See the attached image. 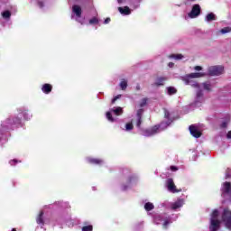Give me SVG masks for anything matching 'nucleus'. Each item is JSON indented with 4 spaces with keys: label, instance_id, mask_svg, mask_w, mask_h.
<instances>
[{
    "label": "nucleus",
    "instance_id": "nucleus-8",
    "mask_svg": "<svg viewBox=\"0 0 231 231\" xmlns=\"http://www.w3.org/2000/svg\"><path fill=\"white\" fill-rule=\"evenodd\" d=\"M138 177L136 175H131L126 178L125 183L121 186V190H129L134 185H136Z\"/></svg>",
    "mask_w": 231,
    "mask_h": 231
},
{
    "label": "nucleus",
    "instance_id": "nucleus-42",
    "mask_svg": "<svg viewBox=\"0 0 231 231\" xmlns=\"http://www.w3.org/2000/svg\"><path fill=\"white\" fill-rule=\"evenodd\" d=\"M32 1H36L38 3L39 8H42L44 6V5H42V2H41L39 0H32Z\"/></svg>",
    "mask_w": 231,
    "mask_h": 231
},
{
    "label": "nucleus",
    "instance_id": "nucleus-13",
    "mask_svg": "<svg viewBox=\"0 0 231 231\" xmlns=\"http://www.w3.org/2000/svg\"><path fill=\"white\" fill-rule=\"evenodd\" d=\"M165 187L167 190L172 194H176V192H181V189H176V185L174 184V180L172 179L166 180Z\"/></svg>",
    "mask_w": 231,
    "mask_h": 231
},
{
    "label": "nucleus",
    "instance_id": "nucleus-31",
    "mask_svg": "<svg viewBox=\"0 0 231 231\" xmlns=\"http://www.w3.org/2000/svg\"><path fill=\"white\" fill-rule=\"evenodd\" d=\"M119 86L123 91H125L127 89V80L122 79Z\"/></svg>",
    "mask_w": 231,
    "mask_h": 231
},
{
    "label": "nucleus",
    "instance_id": "nucleus-25",
    "mask_svg": "<svg viewBox=\"0 0 231 231\" xmlns=\"http://www.w3.org/2000/svg\"><path fill=\"white\" fill-rule=\"evenodd\" d=\"M202 88L206 90V91H212V83H210V81L208 82H204L202 83Z\"/></svg>",
    "mask_w": 231,
    "mask_h": 231
},
{
    "label": "nucleus",
    "instance_id": "nucleus-45",
    "mask_svg": "<svg viewBox=\"0 0 231 231\" xmlns=\"http://www.w3.org/2000/svg\"><path fill=\"white\" fill-rule=\"evenodd\" d=\"M194 69H195L196 71H201V69H203L201 68V66H195V67H194Z\"/></svg>",
    "mask_w": 231,
    "mask_h": 231
},
{
    "label": "nucleus",
    "instance_id": "nucleus-6",
    "mask_svg": "<svg viewBox=\"0 0 231 231\" xmlns=\"http://www.w3.org/2000/svg\"><path fill=\"white\" fill-rule=\"evenodd\" d=\"M142 115H143V109L141 108L137 110L135 117L132 119L131 123L125 125L124 131H133V124H136V127H140V125H142Z\"/></svg>",
    "mask_w": 231,
    "mask_h": 231
},
{
    "label": "nucleus",
    "instance_id": "nucleus-17",
    "mask_svg": "<svg viewBox=\"0 0 231 231\" xmlns=\"http://www.w3.org/2000/svg\"><path fill=\"white\" fill-rule=\"evenodd\" d=\"M183 205H185V199H178L175 202L171 203V210H180Z\"/></svg>",
    "mask_w": 231,
    "mask_h": 231
},
{
    "label": "nucleus",
    "instance_id": "nucleus-48",
    "mask_svg": "<svg viewBox=\"0 0 231 231\" xmlns=\"http://www.w3.org/2000/svg\"><path fill=\"white\" fill-rule=\"evenodd\" d=\"M226 138L231 139V131H229L226 134Z\"/></svg>",
    "mask_w": 231,
    "mask_h": 231
},
{
    "label": "nucleus",
    "instance_id": "nucleus-1",
    "mask_svg": "<svg viewBox=\"0 0 231 231\" xmlns=\"http://www.w3.org/2000/svg\"><path fill=\"white\" fill-rule=\"evenodd\" d=\"M223 221L226 228L231 230V211L224 209L222 215L218 209H214L210 216L209 231H217Z\"/></svg>",
    "mask_w": 231,
    "mask_h": 231
},
{
    "label": "nucleus",
    "instance_id": "nucleus-51",
    "mask_svg": "<svg viewBox=\"0 0 231 231\" xmlns=\"http://www.w3.org/2000/svg\"><path fill=\"white\" fill-rule=\"evenodd\" d=\"M127 172H129V171H127V170H125V171H124V173H125V174H127Z\"/></svg>",
    "mask_w": 231,
    "mask_h": 231
},
{
    "label": "nucleus",
    "instance_id": "nucleus-49",
    "mask_svg": "<svg viewBox=\"0 0 231 231\" xmlns=\"http://www.w3.org/2000/svg\"><path fill=\"white\" fill-rule=\"evenodd\" d=\"M168 66H169V68H173V67H174V63L170 62V63L168 64Z\"/></svg>",
    "mask_w": 231,
    "mask_h": 231
},
{
    "label": "nucleus",
    "instance_id": "nucleus-30",
    "mask_svg": "<svg viewBox=\"0 0 231 231\" xmlns=\"http://www.w3.org/2000/svg\"><path fill=\"white\" fill-rule=\"evenodd\" d=\"M140 3H142V0H130V5H132L134 8H138V6H140Z\"/></svg>",
    "mask_w": 231,
    "mask_h": 231
},
{
    "label": "nucleus",
    "instance_id": "nucleus-43",
    "mask_svg": "<svg viewBox=\"0 0 231 231\" xmlns=\"http://www.w3.org/2000/svg\"><path fill=\"white\" fill-rule=\"evenodd\" d=\"M61 207H64L65 208H68V207H69V203H68V202H61Z\"/></svg>",
    "mask_w": 231,
    "mask_h": 231
},
{
    "label": "nucleus",
    "instance_id": "nucleus-18",
    "mask_svg": "<svg viewBox=\"0 0 231 231\" xmlns=\"http://www.w3.org/2000/svg\"><path fill=\"white\" fill-rule=\"evenodd\" d=\"M184 82H185L186 86H191V88H194L195 89H199V90L200 86L199 85L198 82H196L191 78H189V77L186 76L184 78Z\"/></svg>",
    "mask_w": 231,
    "mask_h": 231
},
{
    "label": "nucleus",
    "instance_id": "nucleus-52",
    "mask_svg": "<svg viewBox=\"0 0 231 231\" xmlns=\"http://www.w3.org/2000/svg\"><path fill=\"white\" fill-rule=\"evenodd\" d=\"M136 89H140V86H137V87H136Z\"/></svg>",
    "mask_w": 231,
    "mask_h": 231
},
{
    "label": "nucleus",
    "instance_id": "nucleus-34",
    "mask_svg": "<svg viewBox=\"0 0 231 231\" xmlns=\"http://www.w3.org/2000/svg\"><path fill=\"white\" fill-rule=\"evenodd\" d=\"M230 32H231L230 27H225V28L220 30V33H222L223 35H225V33H230Z\"/></svg>",
    "mask_w": 231,
    "mask_h": 231
},
{
    "label": "nucleus",
    "instance_id": "nucleus-39",
    "mask_svg": "<svg viewBox=\"0 0 231 231\" xmlns=\"http://www.w3.org/2000/svg\"><path fill=\"white\" fill-rule=\"evenodd\" d=\"M147 105V98H143L140 102V107H143Z\"/></svg>",
    "mask_w": 231,
    "mask_h": 231
},
{
    "label": "nucleus",
    "instance_id": "nucleus-7",
    "mask_svg": "<svg viewBox=\"0 0 231 231\" xmlns=\"http://www.w3.org/2000/svg\"><path fill=\"white\" fill-rule=\"evenodd\" d=\"M71 19L77 21L80 24H84V19H82V7L80 5H74L72 6Z\"/></svg>",
    "mask_w": 231,
    "mask_h": 231
},
{
    "label": "nucleus",
    "instance_id": "nucleus-3",
    "mask_svg": "<svg viewBox=\"0 0 231 231\" xmlns=\"http://www.w3.org/2000/svg\"><path fill=\"white\" fill-rule=\"evenodd\" d=\"M164 116L168 120L167 122H162L160 125H155L152 128L145 129L143 131V136H154V134H158V133H162V131H165L167 126L170 124H172V119H171V113L167 109H164Z\"/></svg>",
    "mask_w": 231,
    "mask_h": 231
},
{
    "label": "nucleus",
    "instance_id": "nucleus-46",
    "mask_svg": "<svg viewBox=\"0 0 231 231\" xmlns=\"http://www.w3.org/2000/svg\"><path fill=\"white\" fill-rule=\"evenodd\" d=\"M109 23H111V18H106V19L104 21V24H109Z\"/></svg>",
    "mask_w": 231,
    "mask_h": 231
},
{
    "label": "nucleus",
    "instance_id": "nucleus-40",
    "mask_svg": "<svg viewBox=\"0 0 231 231\" xmlns=\"http://www.w3.org/2000/svg\"><path fill=\"white\" fill-rule=\"evenodd\" d=\"M118 98H122V95H117L112 99V104H115L118 100Z\"/></svg>",
    "mask_w": 231,
    "mask_h": 231
},
{
    "label": "nucleus",
    "instance_id": "nucleus-19",
    "mask_svg": "<svg viewBox=\"0 0 231 231\" xmlns=\"http://www.w3.org/2000/svg\"><path fill=\"white\" fill-rule=\"evenodd\" d=\"M88 163H90L91 165H104L105 162L102 159H97L93 157H88L87 158Z\"/></svg>",
    "mask_w": 231,
    "mask_h": 231
},
{
    "label": "nucleus",
    "instance_id": "nucleus-10",
    "mask_svg": "<svg viewBox=\"0 0 231 231\" xmlns=\"http://www.w3.org/2000/svg\"><path fill=\"white\" fill-rule=\"evenodd\" d=\"M203 102H205V96H203V90L199 89L196 92V97L191 106H194V107H199L201 106V104H203Z\"/></svg>",
    "mask_w": 231,
    "mask_h": 231
},
{
    "label": "nucleus",
    "instance_id": "nucleus-29",
    "mask_svg": "<svg viewBox=\"0 0 231 231\" xmlns=\"http://www.w3.org/2000/svg\"><path fill=\"white\" fill-rule=\"evenodd\" d=\"M2 17L3 19H10V17H12V13L8 10H5L2 12Z\"/></svg>",
    "mask_w": 231,
    "mask_h": 231
},
{
    "label": "nucleus",
    "instance_id": "nucleus-47",
    "mask_svg": "<svg viewBox=\"0 0 231 231\" xmlns=\"http://www.w3.org/2000/svg\"><path fill=\"white\" fill-rule=\"evenodd\" d=\"M230 88L231 86L226 87L225 91H228V93H231Z\"/></svg>",
    "mask_w": 231,
    "mask_h": 231
},
{
    "label": "nucleus",
    "instance_id": "nucleus-35",
    "mask_svg": "<svg viewBox=\"0 0 231 231\" xmlns=\"http://www.w3.org/2000/svg\"><path fill=\"white\" fill-rule=\"evenodd\" d=\"M71 218L69 217L67 218L65 217H60L58 218V223H68Z\"/></svg>",
    "mask_w": 231,
    "mask_h": 231
},
{
    "label": "nucleus",
    "instance_id": "nucleus-15",
    "mask_svg": "<svg viewBox=\"0 0 231 231\" xmlns=\"http://www.w3.org/2000/svg\"><path fill=\"white\" fill-rule=\"evenodd\" d=\"M221 192L223 196L226 195L229 198V201L231 202V183L224 182L221 187Z\"/></svg>",
    "mask_w": 231,
    "mask_h": 231
},
{
    "label": "nucleus",
    "instance_id": "nucleus-32",
    "mask_svg": "<svg viewBox=\"0 0 231 231\" xmlns=\"http://www.w3.org/2000/svg\"><path fill=\"white\" fill-rule=\"evenodd\" d=\"M229 122H230V116H227L226 120L221 124V127L223 128L226 127Z\"/></svg>",
    "mask_w": 231,
    "mask_h": 231
},
{
    "label": "nucleus",
    "instance_id": "nucleus-28",
    "mask_svg": "<svg viewBox=\"0 0 231 231\" xmlns=\"http://www.w3.org/2000/svg\"><path fill=\"white\" fill-rule=\"evenodd\" d=\"M144 209L149 212L151 210H153L154 209V204L151 203V202H148V203H145L144 204Z\"/></svg>",
    "mask_w": 231,
    "mask_h": 231
},
{
    "label": "nucleus",
    "instance_id": "nucleus-50",
    "mask_svg": "<svg viewBox=\"0 0 231 231\" xmlns=\"http://www.w3.org/2000/svg\"><path fill=\"white\" fill-rule=\"evenodd\" d=\"M124 1H125V0H117V2L119 3V5L122 4V3H124Z\"/></svg>",
    "mask_w": 231,
    "mask_h": 231
},
{
    "label": "nucleus",
    "instance_id": "nucleus-16",
    "mask_svg": "<svg viewBox=\"0 0 231 231\" xmlns=\"http://www.w3.org/2000/svg\"><path fill=\"white\" fill-rule=\"evenodd\" d=\"M36 223L39 225L42 228L48 223V218L44 217V211H41L38 216L36 217Z\"/></svg>",
    "mask_w": 231,
    "mask_h": 231
},
{
    "label": "nucleus",
    "instance_id": "nucleus-11",
    "mask_svg": "<svg viewBox=\"0 0 231 231\" xmlns=\"http://www.w3.org/2000/svg\"><path fill=\"white\" fill-rule=\"evenodd\" d=\"M199 14H201V7L199 6V5H194L191 12L185 16V19H196V17H198Z\"/></svg>",
    "mask_w": 231,
    "mask_h": 231
},
{
    "label": "nucleus",
    "instance_id": "nucleus-33",
    "mask_svg": "<svg viewBox=\"0 0 231 231\" xmlns=\"http://www.w3.org/2000/svg\"><path fill=\"white\" fill-rule=\"evenodd\" d=\"M229 122H230V116H227L226 120L221 124V127L223 128L226 127Z\"/></svg>",
    "mask_w": 231,
    "mask_h": 231
},
{
    "label": "nucleus",
    "instance_id": "nucleus-12",
    "mask_svg": "<svg viewBox=\"0 0 231 231\" xmlns=\"http://www.w3.org/2000/svg\"><path fill=\"white\" fill-rule=\"evenodd\" d=\"M202 129H203L202 125H192L189 126L190 134H192L194 138H199L201 136Z\"/></svg>",
    "mask_w": 231,
    "mask_h": 231
},
{
    "label": "nucleus",
    "instance_id": "nucleus-21",
    "mask_svg": "<svg viewBox=\"0 0 231 231\" xmlns=\"http://www.w3.org/2000/svg\"><path fill=\"white\" fill-rule=\"evenodd\" d=\"M206 75L207 74L203 72H193L187 75L186 77L192 79H201V77H205Z\"/></svg>",
    "mask_w": 231,
    "mask_h": 231
},
{
    "label": "nucleus",
    "instance_id": "nucleus-14",
    "mask_svg": "<svg viewBox=\"0 0 231 231\" xmlns=\"http://www.w3.org/2000/svg\"><path fill=\"white\" fill-rule=\"evenodd\" d=\"M18 115L19 116H23L25 120H32V117L33 116L26 107L18 108Z\"/></svg>",
    "mask_w": 231,
    "mask_h": 231
},
{
    "label": "nucleus",
    "instance_id": "nucleus-38",
    "mask_svg": "<svg viewBox=\"0 0 231 231\" xmlns=\"http://www.w3.org/2000/svg\"><path fill=\"white\" fill-rule=\"evenodd\" d=\"M82 231H93V226H91V225L84 226L82 227Z\"/></svg>",
    "mask_w": 231,
    "mask_h": 231
},
{
    "label": "nucleus",
    "instance_id": "nucleus-41",
    "mask_svg": "<svg viewBox=\"0 0 231 231\" xmlns=\"http://www.w3.org/2000/svg\"><path fill=\"white\" fill-rule=\"evenodd\" d=\"M231 178V170H227L226 172V180Z\"/></svg>",
    "mask_w": 231,
    "mask_h": 231
},
{
    "label": "nucleus",
    "instance_id": "nucleus-9",
    "mask_svg": "<svg viewBox=\"0 0 231 231\" xmlns=\"http://www.w3.org/2000/svg\"><path fill=\"white\" fill-rule=\"evenodd\" d=\"M223 71H225L223 66H212L208 68V74L211 77H219V75H223Z\"/></svg>",
    "mask_w": 231,
    "mask_h": 231
},
{
    "label": "nucleus",
    "instance_id": "nucleus-2",
    "mask_svg": "<svg viewBox=\"0 0 231 231\" xmlns=\"http://www.w3.org/2000/svg\"><path fill=\"white\" fill-rule=\"evenodd\" d=\"M21 125H23V119L19 116H14V117L3 121L0 125V145L8 142L6 134H5V131L15 129V127H21Z\"/></svg>",
    "mask_w": 231,
    "mask_h": 231
},
{
    "label": "nucleus",
    "instance_id": "nucleus-22",
    "mask_svg": "<svg viewBox=\"0 0 231 231\" xmlns=\"http://www.w3.org/2000/svg\"><path fill=\"white\" fill-rule=\"evenodd\" d=\"M206 23H212V21H217V16L214 13H209L205 17Z\"/></svg>",
    "mask_w": 231,
    "mask_h": 231
},
{
    "label": "nucleus",
    "instance_id": "nucleus-36",
    "mask_svg": "<svg viewBox=\"0 0 231 231\" xmlns=\"http://www.w3.org/2000/svg\"><path fill=\"white\" fill-rule=\"evenodd\" d=\"M89 24H98V23H99V20H98V18H97V17H93V18H91L90 20H89Z\"/></svg>",
    "mask_w": 231,
    "mask_h": 231
},
{
    "label": "nucleus",
    "instance_id": "nucleus-44",
    "mask_svg": "<svg viewBox=\"0 0 231 231\" xmlns=\"http://www.w3.org/2000/svg\"><path fill=\"white\" fill-rule=\"evenodd\" d=\"M170 169L172 171V172H176V171H178V167L176 166H171Z\"/></svg>",
    "mask_w": 231,
    "mask_h": 231
},
{
    "label": "nucleus",
    "instance_id": "nucleus-27",
    "mask_svg": "<svg viewBox=\"0 0 231 231\" xmlns=\"http://www.w3.org/2000/svg\"><path fill=\"white\" fill-rule=\"evenodd\" d=\"M169 59H174L175 60H181L182 59H185V56L182 54H171L169 56Z\"/></svg>",
    "mask_w": 231,
    "mask_h": 231
},
{
    "label": "nucleus",
    "instance_id": "nucleus-37",
    "mask_svg": "<svg viewBox=\"0 0 231 231\" xmlns=\"http://www.w3.org/2000/svg\"><path fill=\"white\" fill-rule=\"evenodd\" d=\"M17 163H21V161H17V159H14V160L9 161V164H10L12 167L17 165Z\"/></svg>",
    "mask_w": 231,
    "mask_h": 231
},
{
    "label": "nucleus",
    "instance_id": "nucleus-5",
    "mask_svg": "<svg viewBox=\"0 0 231 231\" xmlns=\"http://www.w3.org/2000/svg\"><path fill=\"white\" fill-rule=\"evenodd\" d=\"M124 115V108L121 106H114L106 113V118L112 124L118 122V116Z\"/></svg>",
    "mask_w": 231,
    "mask_h": 231
},
{
    "label": "nucleus",
    "instance_id": "nucleus-26",
    "mask_svg": "<svg viewBox=\"0 0 231 231\" xmlns=\"http://www.w3.org/2000/svg\"><path fill=\"white\" fill-rule=\"evenodd\" d=\"M165 80H167L165 78H157L154 82V86H163L165 84Z\"/></svg>",
    "mask_w": 231,
    "mask_h": 231
},
{
    "label": "nucleus",
    "instance_id": "nucleus-4",
    "mask_svg": "<svg viewBox=\"0 0 231 231\" xmlns=\"http://www.w3.org/2000/svg\"><path fill=\"white\" fill-rule=\"evenodd\" d=\"M176 219H178V215L176 214L162 213L153 217V223L154 225H162V228L167 230Z\"/></svg>",
    "mask_w": 231,
    "mask_h": 231
},
{
    "label": "nucleus",
    "instance_id": "nucleus-20",
    "mask_svg": "<svg viewBox=\"0 0 231 231\" xmlns=\"http://www.w3.org/2000/svg\"><path fill=\"white\" fill-rule=\"evenodd\" d=\"M51 89H53V87L51 84L45 83L42 86V91L45 95H50Z\"/></svg>",
    "mask_w": 231,
    "mask_h": 231
},
{
    "label": "nucleus",
    "instance_id": "nucleus-23",
    "mask_svg": "<svg viewBox=\"0 0 231 231\" xmlns=\"http://www.w3.org/2000/svg\"><path fill=\"white\" fill-rule=\"evenodd\" d=\"M118 11L122 15H131V9L129 6L118 7Z\"/></svg>",
    "mask_w": 231,
    "mask_h": 231
},
{
    "label": "nucleus",
    "instance_id": "nucleus-24",
    "mask_svg": "<svg viewBox=\"0 0 231 231\" xmlns=\"http://www.w3.org/2000/svg\"><path fill=\"white\" fill-rule=\"evenodd\" d=\"M166 93L167 95H176L178 93V90L174 87H167L166 88Z\"/></svg>",
    "mask_w": 231,
    "mask_h": 231
}]
</instances>
